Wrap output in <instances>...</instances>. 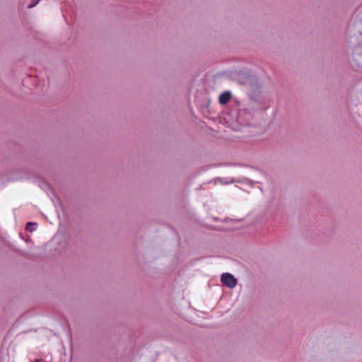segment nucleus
Instances as JSON below:
<instances>
[{"mask_svg": "<svg viewBox=\"0 0 362 362\" xmlns=\"http://www.w3.org/2000/svg\"><path fill=\"white\" fill-rule=\"evenodd\" d=\"M221 282L229 288H234L237 284L236 279L229 273H224L221 277Z\"/></svg>", "mask_w": 362, "mask_h": 362, "instance_id": "nucleus-1", "label": "nucleus"}, {"mask_svg": "<svg viewBox=\"0 0 362 362\" xmlns=\"http://www.w3.org/2000/svg\"><path fill=\"white\" fill-rule=\"evenodd\" d=\"M40 1V0H33V3L29 5V8H33L34 7L35 5H37L38 4V2Z\"/></svg>", "mask_w": 362, "mask_h": 362, "instance_id": "nucleus-4", "label": "nucleus"}, {"mask_svg": "<svg viewBox=\"0 0 362 362\" xmlns=\"http://www.w3.org/2000/svg\"><path fill=\"white\" fill-rule=\"evenodd\" d=\"M231 98V93L229 91L222 93L218 98L219 103L221 105L226 104Z\"/></svg>", "mask_w": 362, "mask_h": 362, "instance_id": "nucleus-2", "label": "nucleus"}, {"mask_svg": "<svg viewBox=\"0 0 362 362\" xmlns=\"http://www.w3.org/2000/svg\"><path fill=\"white\" fill-rule=\"evenodd\" d=\"M37 224L36 223L28 222L26 224L25 229L30 232H33L37 229Z\"/></svg>", "mask_w": 362, "mask_h": 362, "instance_id": "nucleus-3", "label": "nucleus"}, {"mask_svg": "<svg viewBox=\"0 0 362 362\" xmlns=\"http://www.w3.org/2000/svg\"><path fill=\"white\" fill-rule=\"evenodd\" d=\"M19 235L23 238V236H22L23 235L21 233H19Z\"/></svg>", "mask_w": 362, "mask_h": 362, "instance_id": "nucleus-5", "label": "nucleus"}]
</instances>
